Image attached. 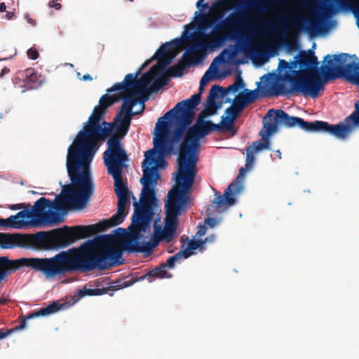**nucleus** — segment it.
<instances>
[{
    "label": "nucleus",
    "instance_id": "obj_1",
    "mask_svg": "<svg viewBox=\"0 0 359 359\" xmlns=\"http://www.w3.org/2000/svg\"><path fill=\"white\" fill-rule=\"evenodd\" d=\"M121 259L122 250L115 245L114 235H104L83 249L60 252L50 258L10 259L0 266V283L8 275L24 266L41 272L47 278H53L76 271L109 269L121 264Z\"/></svg>",
    "mask_w": 359,
    "mask_h": 359
},
{
    "label": "nucleus",
    "instance_id": "obj_2",
    "mask_svg": "<svg viewBox=\"0 0 359 359\" xmlns=\"http://www.w3.org/2000/svg\"><path fill=\"white\" fill-rule=\"evenodd\" d=\"M91 155L71 147L67 155V170L71 184L62 186L61 194L51 201L45 197L38 199L29 208L33 226H52L65 221L64 214L67 208L81 209L86 206L94 191L90 164Z\"/></svg>",
    "mask_w": 359,
    "mask_h": 359
},
{
    "label": "nucleus",
    "instance_id": "obj_3",
    "mask_svg": "<svg viewBox=\"0 0 359 359\" xmlns=\"http://www.w3.org/2000/svg\"><path fill=\"white\" fill-rule=\"evenodd\" d=\"M195 117V110L187 107V109L175 116V128L169 135L165 137L163 144L154 146V148L144 153L145 159L142 162L143 176L140 182L142 185L140 203L134 202L133 224L134 236L139 238L141 231L149 232L150 224L154 217V206L156 202L155 187L160 175L155 167H150L155 162L156 149L161 156L175 153V144L178 143L185 135L186 129L191 125Z\"/></svg>",
    "mask_w": 359,
    "mask_h": 359
},
{
    "label": "nucleus",
    "instance_id": "obj_4",
    "mask_svg": "<svg viewBox=\"0 0 359 359\" xmlns=\"http://www.w3.org/2000/svg\"><path fill=\"white\" fill-rule=\"evenodd\" d=\"M175 184L168 193L165 204V226L154 224V233L149 241L139 242L131 240L127 244V250L132 252L151 253L161 241L170 243L175 237L178 224V217L184 213L190 203L192 187L195 178L175 172L173 173Z\"/></svg>",
    "mask_w": 359,
    "mask_h": 359
},
{
    "label": "nucleus",
    "instance_id": "obj_5",
    "mask_svg": "<svg viewBox=\"0 0 359 359\" xmlns=\"http://www.w3.org/2000/svg\"><path fill=\"white\" fill-rule=\"evenodd\" d=\"M123 166L107 167L108 173L111 175L114 181V191L118 197L117 212L109 219L103 220L97 224L88 226H75L69 227L64 226L51 231L57 234L50 240L60 241L59 247H67L76 240L83 239L92 236L99 232L104 231L109 228L121 224L127 215L126 207L130 203V192L122 177Z\"/></svg>",
    "mask_w": 359,
    "mask_h": 359
},
{
    "label": "nucleus",
    "instance_id": "obj_6",
    "mask_svg": "<svg viewBox=\"0 0 359 359\" xmlns=\"http://www.w3.org/2000/svg\"><path fill=\"white\" fill-rule=\"evenodd\" d=\"M301 70L293 71V74L289 72L280 76L282 81L290 83L287 88L282 82H274L271 88L264 93L262 96L287 95L294 93H302L304 96L316 98L319 92L324 89L325 77L322 78L318 67V61L312 50H302L295 57Z\"/></svg>",
    "mask_w": 359,
    "mask_h": 359
},
{
    "label": "nucleus",
    "instance_id": "obj_7",
    "mask_svg": "<svg viewBox=\"0 0 359 359\" xmlns=\"http://www.w3.org/2000/svg\"><path fill=\"white\" fill-rule=\"evenodd\" d=\"M123 93L114 95H103L99 101V105L94 107L88 121L76 135L73 143L69 146L77 150L85 151L94 156L98 149L97 143L104 141L111 132V123L101 120L107 113V109L121 100Z\"/></svg>",
    "mask_w": 359,
    "mask_h": 359
},
{
    "label": "nucleus",
    "instance_id": "obj_8",
    "mask_svg": "<svg viewBox=\"0 0 359 359\" xmlns=\"http://www.w3.org/2000/svg\"><path fill=\"white\" fill-rule=\"evenodd\" d=\"M206 116L198 114L195 124L189 128L179 146L177 170L176 172L196 178L197 174V154L200 147V140L212 131H219L221 123L215 124Z\"/></svg>",
    "mask_w": 359,
    "mask_h": 359
},
{
    "label": "nucleus",
    "instance_id": "obj_9",
    "mask_svg": "<svg viewBox=\"0 0 359 359\" xmlns=\"http://www.w3.org/2000/svg\"><path fill=\"white\" fill-rule=\"evenodd\" d=\"M354 108V111L344 119V123H339L335 125H331L323 121L309 122L300 117L291 116L281 109H271L268 111L267 115L274 113L276 123H283L287 128L297 126L306 132L323 133L340 140H345L352 133L354 127L359 126V100L355 103Z\"/></svg>",
    "mask_w": 359,
    "mask_h": 359
},
{
    "label": "nucleus",
    "instance_id": "obj_10",
    "mask_svg": "<svg viewBox=\"0 0 359 359\" xmlns=\"http://www.w3.org/2000/svg\"><path fill=\"white\" fill-rule=\"evenodd\" d=\"M327 62V71L324 73L325 79L335 80L339 78L359 86V60L354 55L347 53L334 55L333 59L330 55L324 57Z\"/></svg>",
    "mask_w": 359,
    "mask_h": 359
},
{
    "label": "nucleus",
    "instance_id": "obj_11",
    "mask_svg": "<svg viewBox=\"0 0 359 359\" xmlns=\"http://www.w3.org/2000/svg\"><path fill=\"white\" fill-rule=\"evenodd\" d=\"M131 118H125L122 122H117L115 133L111 132L107 137L108 149L103 154V160L107 167L124 166L125 162L128 160V155L121 144L122 139L128 133L131 123Z\"/></svg>",
    "mask_w": 359,
    "mask_h": 359
},
{
    "label": "nucleus",
    "instance_id": "obj_12",
    "mask_svg": "<svg viewBox=\"0 0 359 359\" xmlns=\"http://www.w3.org/2000/svg\"><path fill=\"white\" fill-rule=\"evenodd\" d=\"M54 229L48 231H40L34 234H8L0 233V245L3 248H11L16 241V238H20V241L25 245L32 248H37L43 250H58L65 247H59L56 239L50 240V238L55 237L57 234L50 233Z\"/></svg>",
    "mask_w": 359,
    "mask_h": 359
},
{
    "label": "nucleus",
    "instance_id": "obj_13",
    "mask_svg": "<svg viewBox=\"0 0 359 359\" xmlns=\"http://www.w3.org/2000/svg\"><path fill=\"white\" fill-rule=\"evenodd\" d=\"M259 151H255V149L251 146L246 148V163L245 167L239 169V173L236 180L228 186L223 195H220L218 192H216L215 194V197L213 203L216 205L217 209L221 208L224 205L230 206L235 203L236 199L233 194L240 192L242 189V184L239 180H241L245 173L252 168L255 162V155Z\"/></svg>",
    "mask_w": 359,
    "mask_h": 359
},
{
    "label": "nucleus",
    "instance_id": "obj_14",
    "mask_svg": "<svg viewBox=\"0 0 359 359\" xmlns=\"http://www.w3.org/2000/svg\"><path fill=\"white\" fill-rule=\"evenodd\" d=\"M204 37L206 41H198L192 44L184 52V57H191V62H202L205 55L208 49L215 50L224 45L228 39L227 34L216 32L212 30L209 34H205Z\"/></svg>",
    "mask_w": 359,
    "mask_h": 359
},
{
    "label": "nucleus",
    "instance_id": "obj_15",
    "mask_svg": "<svg viewBox=\"0 0 359 359\" xmlns=\"http://www.w3.org/2000/svg\"><path fill=\"white\" fill-rule=\"evenodd\" d=\"M180 43V39H175L172 42L162 44L155 54L150 59L144 62L140 69V71L149 65L152 60H156L157 64L152 66L148 72H150L151 81L155 76L164 71L165 67L172 62L176 55V48Z\"/></svg>",
    "mask_w": 359,
    "mask_h": 359
},
{
    "label": "nucleus",
    "instance_id": "obj_16",
    "mask_svg": "<svg viewBox=\"0 0 359 359\" xmlns=\"http://www.w3.org/2000/svg\"><path fill=\"white\" fill-rule=\"evenodd\" d=\"M139 74H140V69L135 74H127L123 82L115 83L111 88H108L107 92L111 93L123 90L124 93H135L143 96V90L151 83L150 72H146L140 79H137Z\"/></svg>",
    "mask_w": 359,
    "mask_h": 359
},
{
    "label": "nucleus",
    "instance_id": "obj_17",
    "mask_svg": "<svg viewBox=\"0 0 359 359\" xmlns=\"http://www.w3.org/2000/svg\"><path fill=\"white\" fill-rule=\"evenodd\" d=\"M187 105L186 104L180 105L177 103L173 109L167 111L163 116L158 119L155 126L156 134L155 135L153 140L154 147L158 144L162 146L163 144L165 137L170 135L169 123L166 120H168L170 118H172L174 123H175V116L181 114V111L184 109H187Z\"/></svg>",
    "mask_w": 359,
    "mask_h": 359
},
{
    "label": "nucleus",
    "instance_id": "obj_18",
    "mask_svg": "<svg viewBox=\"0 0 359 359\" xmlns=\"http://www.w3.org/2000/svg\"><path fill=\"white\" fill-rule=\"evenodd\" d=\"M243 22L241 13H231L225 19L217 23L212 29L216 32L222 33L223 31H229L228 39H235L242 37V32L237 26Z\"/></svg>",
    "mask_w": 359,
    "mask_h": 359
},
{
    "label": "nucleus",
    "instance_id": "obj_19",
    "mask_svg": "<svg viewBox=\"0 0 359 359\" xmlns=\"http://www.w3.org/2000/svg\"><path fill=\"white\" fill-rule=\"evenodd\" d=\"M224 52L221 53L219 55H217L215 59L213 60V62L210 65V68L205 73V74L202 76L201 81H200V86H199V90L198 93L194 94L191 96L190 98L182 100L180 102H178V104L182 105L184 104H186L187 107L196 109V107L198 105V104L201 102V94L203 91V88L205 85L208 84V83L212 79V76L209 74L210 69L213 66L214 63L220 61V62H224V58L222 57V55Z\"/></svg>",
    "mask_w": 359,
    "mask_h": 359
},
{
    "label": "nucleus",
    "instance_id": "obj_20",
    "mask_svg": "<svg viewBox=\"0 0 359 359\" xmlns=\"http://www.w3.org/2000/svg\"><path fill=\"white\" fill-rule=\"evenodd\" d=\"M219 94L222 96H224L226 95L224 88L218 85L212 86L207 98L205 108L200 112V115L208 117L209 116L215 115L217 113V109L220 107V104H217L216 103L215 99L217 97Z\"/></svg>",
    "mask_w": 359,
    "mask_h": 359
},
{
    "label": "nucleus",
    "instance_id": "obj_21",
    "mask_svg": "<svg viewBox=\"0 0 359 359\" xmlns=\"http://www.w3.org/2000/svg\"><path fill=\"white\" fill-rule=\"evenodd\" d=\"M102 282H101V281L97 280L95 283V285L96 288H94V289L86 288V287H84L83 289L79 290L76 292H75L74 294L73 297H72L73 302L71 304L76 303L81 298H82L85 296L102 295V294L108 293L109 291L117 290L121 287L120 285H114V286H107V287L104 285H102V287H100V286L102 285Z\"/></svg>",
    "mask_w": 359,
    "mask_h": 359
},
{
    "label": "nucleus",
    "instance_id": "obj_22",
    "mask_svg": "<svg viewBox=\"0 0 359 359\" xmlns=\"http://www.w3.org/2000/svg\"><path fill=\"white\" fill-rule=\"evenodd\" d=\"M123 93V96L121 99L123 100V104L120 108V110L126 111L128 114V118H133V117L135 115L142 114L145 108V105L144 102L147 100V97H144L142 100V106L141 109L139 111H133V107L137 104L139 95L140 94H136L135 93H130L126 94Z\"/></svg>",
    "mask_w": 359,
    "mask_h": 359
},
{
    "label": "nucleus",
    "instance_id": "obj_23",
    "mask_svg": "<svg viewBox=\"0 0 359 359\" xmlns=\"http://www.w3.org/2000/svg\"><path fill=\"white\" fill-rule=\"evenodd\" d=\"M263 25L257 27L255 29V33L259 36H264L273 31H282L285 36L289 29L285 25V18L280 16L278 22L275 23L268 19H261L259 20Z\"/></svg>",
    "mask_w": 359,
    "mask_h": 359
},
{
    "label": "nucleus",
    "instance_id": "obj_24",
    "mask_svg": "<svg viewBox=\"0 0 359 359\" xmlns=\"http://www.w3.org/2000/svg\"><path fill=\"white\" fill-rule=\"evenodd\" d=\"M23 218H30L32 216L29 208L18 212L15 215H11L7 219L0 218V226L6 228L22 229L30 224V222L24 221Z\"/></svg>",
    "mask_w": 359,
    "mask_h": 359
},
{
    "label": "nucleus",
    "instance_id": "obj_25",
    "mask_svg": "<svg viewBox=\"0 0 359 359\" xmlns=\"http://www.w3.org/2000/svg\"><path fill=\"white\" fill-rule=\"evenodd\" d=\"M264 129L262 130L259 135L262 137V142L260 141H255L253 142L251 147L255 149V151H261L264 149H268L270 147V140L269 137L277 132L278 127L276 124L266 123L264 126Z\"/></svg>",
    "mask_w": 359,
    "mask_h": 359
},
{
    "label": "nucleus",
    "instance_id": "obj_26",
    "mask_svg": "<svg viewBox=\"0 0 359 359\" xmlns=\"http://www.w3.org/2000/svg\"><path fill=\"white\" fill-rule=\"evenodd\" d=\"M191 57L189 56L184 57V53L181 60L167 69L168 76L170 77H180L184 74V71L187 67H189L191 65H197L200 62H191Z\"/></svg>",
    "mask_w": 359,
    "mask_h": 359
},
{
    "label": "nucleus",
    "instance_id": "obj_27",
    "mask_svg": "<svg viewBox=\"0 0 359 359\" xmlns=\"http://www.w3.org/2000/svg\"><path fill=\"white\" fill-rule=\"evenodd\" d=\"M70 305L72 304H68L67 303H62L60 304L57 302H53L48 306L44 308H41L36 312L30 313L29 316H27V318H33L35 317L48 316L50 314L58 311L59 310L66 309L69 307Z\"/></svg>",
    "mask_w": 359,
    "mask_h": 359
},
{
    "label": "nucleus",
    "instance_id": "obj_28",
    "mask_svg": "<svg viewBox=\"0 0 359 359\" xmlns=\"http://www.w3.org/2000/svg\"><path fill=\"white\" fill-rule=\"evenodd\" d=\"M241 113V112L237 111L233 105L229 107L225 110V114H227V116H222V121L220 123L222 128L226 129L227 131L232 130L233 129V121Z\"/></svg>",
    "mask_w": 359,
    "mask_h": 359
},
{
    "label": "nucleus",
    "instance_id": "obj_29",
    "mask_svg": "<svg viewBox=\"0 0 359 359\" xmlns=\"http://www.w3.org/2000/svg\"><path fill=\"white\" fill-rule=\"evenodd\" d=\"M165 277L170 278L171 275H168L166 268L163 264H161L159 266L156 267L154 269L148 271L146 274L140 276L137 280L141 281L146 279L149 282H152L156 278H163Z\"/></svg>",
    "mask_w": 359,
    "mask_h": 359
},
{
    "label": "nucleus",
    "instance_id": "obj_30",
    "mask_svg": "<svg viewBox=\"0 0 359 359\" xmlns=\"http://www.w3.org/2000/svg\"><path fill=\"white\" fill-rule=\"evenodd\" d=\"M191 256L189 250H180L173 256L170 257L166 263L163 264L165 268L172 269L176 263L180 262L183 259H187Z\"/></svg>",
    "mask_w": 359,
    "mask_h": 359
},
{
    "label": "nucleus",
    "instance_id": "obj_31",
    "mask_svg": "<svg viewBox=\"0 0 359 359\" xmlns=\"http://www.w3.org/2000/svg\"><path fill=\"white\" fill-rule=\"evenodd\" d=\"M238 95L248 105L259 98V88L255 90L245 89Z\"/></svg>",
    "mask_w": 359,
    "mask_h": 359
},
{
    "label": "nucleus",
    "instance_id": "obj_32",
    "mask_svg": "<svg viewBox=\"0 0 359 359\" xmlns=\"http://www.w3.org/2000/svg\"><path fill=\"white\" fill-rule=\"evenodd\" d=\"M22 77L27 85L35 84L39 79L38 74L32 68L25 69L22 73Z\"/></svg>",
    "mask_w": 359,
    "mask_h": 359
},
{
    "label": "nucleus",
    "instance_id": "obj_33",
    "mask_svg": "<svg viewBox=\"0 0 359 359\" xmlns=\"http://www.w3.org/2000/svg\"><path fill=\"white\" fill-rule=\"evenodd\" d=\"M27 316L26 318H25L20 323V324L16 326L14 328H12V329H1L0 330V340L7 337L8 336H9L11 334L18 331V330H22L26 326V320H27Z\"/></svg>",
    "mask_w": 359,
    "mask_h": 359
},
{
    "label": "nucleus",
    "instance_id": "obj_34",
    "mask_svg": "<svg viewBox=\"0 0 359 359\" xmlns=\"http://www.w3.org/2000/svg\"><path fill=\"white\" fill-rule=\"evenodd\" d=\"M208 239L205 238L204 241L202 240H191L188 243V247L184 250H189V252L192 254L191 250H197L202 248L203 245L207 242Z\"/></svg>",
    "mask_w": 359,
    "mask_h": 359
},
{
    "label": "nucleus",
    "instance_id": "obj_35",
    "mask_svg": "<svg viewBox=\"0 0 359 359\" xmlns=\"http://www.w3.org/2000/svg\"><path fill=\"white\" fill-rule=\"evenodd\" d=\"M163 86H160V83L155 79L154 81L149 86V84L143 90V95L148 97V95L152 93L158 92Z\"/></svg>",
    "mask_w": 359,
    "mask_h": 359
},
{
    "label": "nucleus",
    "instance_id": "obj_36",
    "mask_svg": "<svg viewBox=\"0 0 359 359\" xmlns=\"http://www.w3.org/2000/svg\"><path fill=\"white\" fill-rule=\"evenodd\" d=\"M244 86H245V84L243 83V79H241V77L240 76H238L236 78V81L233 84L230 85L226 88H224V89L226 90V94L227 93L228 91L237 92L239 89L243 88Z\"/></svg>",
    "mask_w": 359,
    "mask_h": 359
},
{
    "label": "nucleus",
    "instance_id": "obj_37",
    "mask_svg": "<svg viewBox=\"0 0 359 359\" xmlns=\"http://www.w3.org/2000/svg\"><path fill=\"white\" fill-rule=\"evenodd\" d=\"M248 6H253L255 8V11L257 13H266L269 11V8L266 6H264L262 4H258L255 1H249L248 3Z\"/></svg>",
    "mask_w": 359,
    "mask_h": 359
},
{
    "label": "nucleus",
    "instance_id": "obj_38",
    "mask_svg": "<svg viewBox=\"0 0 359 359\" xmlns=\"http://www.w3.org/2000/svg\"><path fill=\"white\" fill-rule=\"evenodd\" d=\"M233 106L235 107V109L242 112L243 110L248 106L246 103L238 95V97L234 100L233 102Z\"/></svg>",
    "mask_w": 359,
    "mask_h": 359
},
{
    "label": "nucleus",
    "instance_id": "obj_39",
    "mask_svg": "<svg viewBox=\"0 0 359 359\" xmlns=\"http://www.w3.org/2000/svg\"><path fill=\"white\" fill-rule=\"evenodd\" d=\"M163 72L164 71H163L159 74H158L157 76H159L158 79H156L157 81L160 83V86H163V87L165 86H167L169 82L168 76Z\"/></svg>",
    "mask_w": 359,
    "mask_h": 359
},
{
    "label": "nucleus",
    "instance_id": "obj_40",
    "mask_svg": "<svg viewBox=\"0 0 359 359\" xmlns=\"http://www.w3.org/2000/svg\"><path fill=\"white\" fill-rule=\"evenodd\" d=\"M27 54L28 57L31 60H36L39 56L38 50L34 47H32L29 49H28L27 51Z\"/></svg>",
    "mask_w": 359,
    "mask_h": 359
},
{
    "label": "nucleus",
    "instance_id": "obj_41",
    "mask_svg": "<svg viewBox=\"0 0 359 359\" xmlns=\"http://www.w3.org/2000/svg\"><path fill=\"white\" fill-rule=\"evenodd\" d=\"M128 114L126 111L120 110L117 114L115 120L117 122H122L125 118H127Z\"/></svg>",
    "mask_w": 359,
    "mask_h": 359
},
{
    "label": "nucleus",
    "instance_id": "obj_42",
    "mask_svg": "<svg viewBox=\"0 0 359 359\" xmlns=\"http://www.w3.org/2000/svg\"><path fill=\"white\" fill-rule=\"evenodd\" d=\"M278 67L283 69H290L291 67L290 64L285 60H280L279 62Z\"/></svg>",
    "mask_w": 359,
    "mask_h": 359
},
{
    "label": "nucleus",
    "instance_id": "obj_43",
    "mask_svg": "<svg viewBox=\"0 0 359 359\" xmlns=\"http://www.w3.org/2000/svg\"><path fill=\"white\" fill-rule=\"evenodd\" d=\"M59 0H50L49 2V6L51 8H54L56 10H59L61 8V4L58 3Z\"/></svg>",
    "mask_w": 359,
    "mask_h": 359
},
{
    "label": "nucleus",
    "instance_id": "obj_44",
    "mask_svg": "<svg viewBox=\"0 0 359 359\" xmlns=\"http://www.w3.org/2000/svg\"><path fill=\"white\" fill-rule=\"evenodd\" d=\"M205 224L210 227H214L217 224V220L212 217H208L205 219Z\"/></svg>",
    "mask_w": 359,
    "mask_h": 359
},
{
    "label": "nucleus",
    "instance_id": "obj_45",
    "mask_svg": "<svg viewBox=\"0 0 359 359\" xmlns=\"http://www.w3.org/2000/svg\"><path fill=\"white\" fill-rule=\"evenodd\" d=\"M206 228L205 226H200L196 233V236L201 237L205 234Z\"/></svg>",
    "mask_w": 359,
    "mask_h": 359
},
{
    "label": "nucleus",
    "instance_id": "obj_46",
    "mask_svg": "<svg viewBox=\"0 0 359 359\" xmlns=\"http://www.w3.org/2000/svg\"><path fill=\"white\" fill-rule=\"evenodd\" d=\"M24 208H26V206L24 203L12 205L10 206V209H11V210H17V209Z\"/></svg>",
    "mask_w": 359,
    "mask_h": 359
},
{
    "label": "nucleus",
    "instance_id": "obj_47",
    "mask_svg": "<svg viewBox=\"0 0 359 359\" xmlns=\"http://www.w3.org/2000/svg\"><path fill=\"white\" fill-rule=\"evenodd\" d=\"M10 69L8 68V67H4V69H1V73H0V78L2 79L4 75L6 74H8V73H10Z\"/></svg>",
    "mask_w": 359,
    "mask_h": 359
},
{
    "label": "nucleus",
    "instance_id": "obj_48",
    "mask_svg": "<svg viewBox=\"0 0 359 359\" xmlns=\"http://www.w3.org/2000/svg\"><path fill=\"white\" fill-rule=\"evenodd\" d=\"M25 18L28 23H29L32 25H35V24H36L35 20H33L32 18H31L28 14L25 15Z\"/></svg>",
    "mask_w": 359,
    "mask_h": 359
},
{
    "label": "nucleus",
    "instance_id": "obj_49",
    "mask_svg": "<svg viewBox=\"0 0 359 359\" xmlns=\"http://www.w3.org/2000/svg\"><path fill=\"white\" fill-rule=\"evenodd\" d=\"M203 2V0H198L196 3V6L198 8H200L201 6L203 8H205L208 7V5L206 4H202V3Z\"/></svg>",
    "mask_w": 359,
    "mask_h": 359
},
{
    "label": "nucleus",
    "instance_id": "obj_50",
    "mask_svg": "<svg viewBox=\"0 0 359 359\" xmlns=\"http://www.w3.org/2000/svg\"><path fill=\"white\" fill-rule=\"evenodd\" d=\"M10 259H8V257H0V266L1 264H4L5 262H8Z\"/></svg>",
    "mask_w": 359,
    "mask_h": 359
},
{
    "label": "nucleus",
    "instance_id": "obj_51",
    "mask_svg": "<svg viewBox=\"0 0 359 359\" xmlns=\"http://www.w3.org/2000/svg\"><path fill=\"white\" fill-rule=\"evenodd\" d=\"M6 4L4 2H1L0 4V11L1 13H3V12L6 11Z\"/></svg>",
    "mask_w": 359,
    "mask_h": 359
},
{
    "label": "nucleus",
    "instance_id": "obj_52",
    "mask_svg": "<svg viewBox=\"0 0 359 359\" xmlns=\"http://www.w3.org/2000/svg\"><path fill=\"white\" fill-rule=\"evenodd\" d=\"M92 79H93L92 76L88 74H85L82 78V80H83V81H91Z\"/></svg>",
    "mask_w": 359,
    "mask_h": 359
},
{
    "label": "nucleus",
    "instance_id": "obj_53",
    "mask_svg": "<svg viewBox=\"0 0 359 359\" xmlns=\"http://www.w3.org/2000/svg\"><path fill=\"white\" fill-rule=\"evenodd\" d=\"M123 231V229L122 228H118L117 229H116L114 231Z\"/></svg>",
    "mask_w": 359,
    "mask_h": 359
},
{
    "label": "nucleus",
    "instance_id": "obj_54",
    "mask_svg": "<svg viewBox=\"0 0 359 359\" xmlns=\"http://www.w3.org/2000/svg\"><path fill=\"white\" fill-rule=\"evenodd\" d=\"M278 153L279 155H281V153L280 152V151H278Z\"/></svg>",
    "mask_w": 359,
    "mask_h": 359
},
{
    "label": "nucleus",
    "instance_id": "obj_55",
    "mask_svg": "<svg viewBox=\"0 0 359 359\" xmlns=\"http://www.w3.org/2000/svg\"><path fill=\"white\" fill-rule=\"evenodd\" d=\"M278 153L279 155H281V153L280 152V151H278Z\"/></svg>",
    "mask_w": 359,
    "mask_h": 359
},
{
    "label": "nucleus",
    "instance_id": "obj_56",
    "mask_svg": "<svg viewBox=\"0 0 359 359\" xmlns=\"http://www.w3.org/2000/svg\"><path fill=\"white\" fill-rule=\"evenodd\" d=\"M278 153L279 155H281V153L280 152V151H278Z\"/></svg>",
    "mask_w": 359,
    "mask_h": 359
},
{
    "label": "nucleus",
    "instance_id": "obj_57",
    "mask_svg": "<svg viewBox=\"0 0 359 359\" xmlns=\"http://www.w3.org/2000/svg\"><path fill=\"white\" fill-rule=\"evenodd\" d=\"M130 2H133L134 0H129Z\"/></svg>",
    "mask_w": 359,
    "mask_h": 359
}]
</instances>
